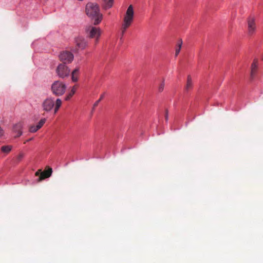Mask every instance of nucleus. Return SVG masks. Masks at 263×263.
I'll list each match as a JSON object with an SVG mask.
<instances>
[{"instance_id":"nucleus-1","label":"nucleus","mask_w":263,"mask_h":263,"mask_svg":"<svg viewBox=\"0 0 263 263\" xmlns=\"http://www.w3.org/2000/svg\"><path fill=\"white\" fill-rule=\"evenodd\" d=\"M86 12L87 15L92 19H94V25L99 24L102 18V15L100 13L99 8L97 4L89 3L86 6Z\"/></svg>"},{"instance_id":"nucleus-2","label":"nucleus","mask_w":263,"mask_h":263,"mask_svg":"<svg viewBox=\"0 0 263 263\" xmlns=\"http://www.w3.org/2000/svg\"><path fill=\"white\" fill-rule=\"evenodd\" d=\"M134 12L132 5L128 7L123 17V22L121 26V38L123 36L127 29L132 25L134 20Z\"/></svg>"},{"instance_id":"nucleus-3","label":"nucleus","mask_w":263,"mask_h":263,"mask_svg":"<svg viewBox=\"0 0 263 263\" xmlns=\"http://www.w3.org/2000/svg\"><path fill=\"white\" fill-rule=\"evenodd\" d=\"M66 89V85L60 81L54 82L51 87L52 93L56 96H62L65 93Z\"/></svg>"},{"instance_id":"nucleus-4","label":"nucleus","mask_w":263,"mask_h":263,"mask_svg":"<svg viewBox=\"0 0 263 263\" xmlns=\"http://www.w3.org/2000/svg\"><path fill=\"white\" fill-rule=\"evenodd\" d=\"M70 72L69 67L64 64H60L56 69V72L58 76L62 79L69 76Z\"/></svg>"},{"instance_id":"nucleus-5","label":"nucleus","mask_w":263,"mask_h":263,"mask_svg":"<svg viewBox=\"0 0 263 263\" xmlns=\"http://www.w3.org/2000/svg\"><path fill=\"white\" fill-rule=\"evenodd\" d=\"M59 57L60 61L62 62L61 64L66 65L71 63L74 58L73 54L68 51L62 52Z\"/></svg>"},{"instance_id":"nucleus-6","label":"nucleus","mask_w":263,"mask_h":263,"mask_svg":"<svg viewBox=\"0 0 263 263\" xmlns=\"http://www.w3.org/2000/svg\"><path fill=\"white\" fill-rule=\"evenodd\" d=\"M74 41L76 45V47L72 50L75 52H77L79 49L81 50L84 49L88 45V41L84 37L81 36L76 38Z\"/></svg>"},{"instance_id":"nucleus-7","label":"nucleus","mask_w":263,"mask_h":263,"mask_svg":"<svg viewBox=\"0 0 263 263\" xmlns=\"http://www.w3.org/2000/svg\"><path fill=\"white\" fill-rule=\"evenodd\" d=\"M85 31L89 38H94L96 36H100L101 31L99 28H97L92 26H87L85 27Z\"/></svg>"},{"instance_id":"nucleus-8","label":"nucleus","mask_w":263,"mask_h":263,"mask_svg":"<svg viewBox=\"0 0 263 263\" xmlns=\"http://www.w3.org/2000/svg\"><path fill=\"white\" fill-rule=\"evenodd\" d=\"M54 98L48 97L46 98L42 104L43 110L47 112L51 111L54 106Z\"/></svg>"},{"instance_id":"nucleus-9","label":"nucleus","mask_w":263,"mask_h":263,"mask_svg":"<svg viewBox=\"0 0 263 263\" xmlns=\"http://www.w3.org/2000/svg\"><path fill=\"white\" fill-rule=\"evenodd\" d=\"M248 32L250 35L253 34L256 30L255 19L253 16H249L247 20Z\"/></svg>"},{"instance_id":"nucleus-10","label":"nucleus","mask_w":263,"mask_h":263,"mask_svg":"<svg viewBox=\"0 0 263 263\" xmlns=\"http://www.w3.org/2000/svg\"><path fill=\"white\" fill-rule=\"evenodd\" d=\"M23 125L21 123H18L14 125L13 128V132L16 134L14 136L15 138L19 137L22 135V129Z\"/></svg>"},{"instance_id":"nucleus-11","label":"nucleus","mask_w":263,"mask_h":263,"mask_svg":"<svg viewBox=\"0 0 263 263\" xmlns=\"http://www.w3.org/2000/svg\"><path fill=\"white\" fill-rule=\"evenodd\" d=\"M52 173V170L51 168H48V170H45L41 173V176L39 178V181H40L45 178L49 177Z\"/></svg>"},{"instance_id":"nucleus-12","label":"nucleus","mask_w":263,"mask_h":263,"mask_svg":"<svg viewBox=\"0 0 263 263\" xmlns=\"http://www.w3.org/2000/svg\"><path fill=\"white\" fill-rule=\"evenodd\" d=\"M258 68V61L254 59L251 64V78L253 79L257 72Z\"/></svg>"},{"instance_id":"nucleus-13","label":"nucleus","mask_w":263,"mask_h":263,"mask_svg":"<svg viewBox=\"0 0 263 263\" xmlns=\"http://www.w3.org/2000/svg\"><path fill=\"white\" fill-rule=\"evenodd\" d=\"M192 87L193 83L191 77L190 76H188L187 78L186 84L185 86V90L188 91L192 88Z\"/></svg>"},{"instance_id":"nucleus-14","label":"nucleus","mask_w":263,"mask_h":263,"mask_svg":"<svg viewBox=\"0 0 263 263\" xmlns=\"http://www.w3.org/2000/svg\"><path fill=\"white\" fill-rule=\"evenodd\" d=\"M79 72V68H76L74 69L71 73V79L73 82H77L78 80V75Z\"/></svg>"},{"instance_id":"nucleus-15","label":"nucleus","mask_w":263,"mask_h":263,"mask_svg":"<svg viewBox=\"0 0 263 263\" xmlns=\"http://www.w3.org/2000/svg\"><path fill=\"white\" fill-rule=\"evenodd\" d=\"M62 104V100L59 98L57 99L55 101V103H54L55 107H54V114H56L57 112V111H58V110L61 106Z\"/></svg>"},{"instance_id":"nucleus-16","label":"nucleus","mask_w":263,"mask_h":263,"mask_svg":"<svg viewBox=\"0 0 263 263\" xmlns=\"http://www.w3.org/2000/svg\"><path fill=\"white\" fill-rule=\"evenodd\" d=\"M77 89V86L76 85L73 86L72 87L70 92L66 97L65 100H66V101L69 100L72 97V96L75 93Z\"/></svg>"},{"instance_id":"nucleus-17","label":"nucleus","mask_w":263,"mask_h":263,"mask_svg":"<svg viewBox=\"0 0 263 263\" xmlns=\"http://www.w3.org/2000/svg\"><path fill=\"white\" fill-rule=\"evenodd\" d=\"M12 149V146L10 145H5L1 147V151L5 153H9Z\"/></svg>"},{"instance_id":"nucleus-18","label":"nucleus","mask_w":263,"mask_h":263,"mask_svg":"<svg viewBox=\"0 0 263 263\" xmlns=\"http://www.w3.org/2000/svg\"><path fill=\"white\" fill-rule=\"evenodd\" d=\"M113 0H104V8L107 9L112 6Z\"/></svg>"},{"instance_id":"nucleus-19","label":"nucleus","mask_w":263,"mask_h":263,"mask_svg":"<svg viewBox=\"0 0 263 263\" xmlns=\"http://www.w3.org/2000/svg\"><path fill=\"white\" fill-rule=\"evenodd\" d=\"M45 122H46V119L45 118L42 119L39 121V122L38 123L37 125H36L37 127L39 129H40L43 126V125L45 124Z\"/></svg>"},{"instance_id":"nucleus-20","label":"nucleus","mask_w":263,"mask_h":263,"mask_svg":"<svg viewBox=\"0 0 263 263\" xmlns=\"http://www.w3.org/2000/svg\"><path fill=\"white\" fill-rule=\"evenodd\" d=\"M164 85H165L164 79H163L162 82L160 84V85L158 87L159 92H162L163 90Z\"/></svg>"},{"instance_id":"nucleus-21","label":"nucleus","mask_w":263,"mask_h":263,"mask_svg":"<svg viewBox=\"0 0 263 263\" xmlns=\"http://www.w3.org/2000/svg\"><path fill=\"white\" fill-rule=\"evenodd\" d=\"M181 45H182V42H181L180 43H179L177 47L176 48V50H175V56L176 57H177L178 55V54L179 53V52L180 51V50L181 48Z\"/></svg>"},{"instance_id":"nucleus-22","label":"nucleus","mask_w":263,"mask_h":263,"mask_svg":"<svg viewBox=\"0 0 263 263\" xmlns=\"http://www.w3.org/2000/svg\"><path fill=\"white\" fill-rule=\"evenodd\" d=\"M104 97V95H102L101 96H100V99L97 100L93 104V108H92V110H93L95 109V108L98 106V104L99 103V102L103 99Z\"/></svg>"},{"instance_id":"nucleus-23","label":"nucleus","mask_w":263,"mask_h":263,"mask_svg":"<svg viewBox=\"0 0 263 263\" xmlns=\"http://www.w3.org/2000/svg\"><path fill=\"white\" fill-rule=\"evenodd\" d=\"M39 129L37 127V126H35L34 125H32L29 128V131L31 133H35L37 130H38Z\"/></svg>"},{"instance_id":"nucleus-24","label":"nucleus","mask_w":263,"mask_h":263,"mask_svg":"<svg viewBox=\"0 0 263 263\" xmlns=\"http://www.w3.org/2000/svg\"><path fill=\"white\" fill-rule=\"evenodd\" d=\"M24 157V154L21 153L16 157V160L18 162L21 161Z\"/></svg>"},{"instance_id":"nucleus-25","label":"nucleus","mask_w":263,"mask_h":263,"mask_svg":"<svg viewBox=\"0 0 263 263\" xmlns=\"http://www.w3.org/2000/svg\"><path fill=\"white\" fill-rule=\"evenodd\" d=\"M42 172L41 170H39L37 172H36L35 175L36 176H39V177L41 176V173Z\"/></svg>"},{"instance_id":"nucleus-26","label":"nucleus","mask_w":263,"mask_h":263,"mask_svg":"<svg viewBox=\"0 0 263 263\" xmlns=\"http://www.w3.org/2000/svg\"><path fill=\"white\" fill-rule=\"evenodd\" d=\"M100 36H97L96 37H95V44L96 45L98 44V42H99V38H100Z\"/></svg>"},{"instance_id":"nucleus-27","label":"nucleus","mask_w":263,"mask_h":263,"mask_svg":"<svg viewBox=\"0 0 263 263\" xmlns=\"http://www.w3.org/2000/svg\"><path fill=\"white\" fill-rule=\"evenodd\" d=\"M4 130L1 127H0V137L4 135Z\"/></svg>"},{"instance_id":"nucleus-28","label":"nucleus","mask_w":263,"mask_h":263,"mask_svg":"<svg viewBox=\"0 0 263 263\" xmlns=\"http://www.w3.org/2000/svg\"><path fill=\"white\" fill-rule=\"evenodd\" d=\"M168 111L166 110V112H165V119L166 120H168Z\"/></svg>"},{"instance_id":"nucleus-29","label":"nucleus","mask_w":263,"mask_h":263,"mask_svg":"<svg viewBox=\"0 0 263 263\" xmlns=\"http://www.w3.org/2000/svg\"><path fill=\"white\" fill-rule=\"evenodd\" d=\"M31 140H32V139H30L28 140H27V141H31Z\"/></svg>"}]
</instances>
